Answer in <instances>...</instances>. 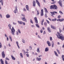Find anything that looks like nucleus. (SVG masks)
Wrapping results in <instances>:
<instances>
[{
	"instance_id": "18",
	"label": "nucleus",
	"mask_w": 64,
	"mask_h": 64,
	"mask_svg": "<svg viewBox=\"0 0 64 64\" xmlns=\"http://www.w3.org/2000/svg\"><path fill=\"white\" fill-rule=\"evenodd\" d=\"M49 50V48H46L45 49V52H47Z\"/></svg>"
},
{
	"instance_id": "31",
	"label": "nucleus",
	"mask_w": 64,
	"mask_h": 64,
	"mask_svg": "<svg viewBox=\"0 0 64 64\" xmlns=\"http://www.w3.org/2000/svg\"><path fill=\"white\" fill-rule=\"evenodd\" d=\"M22 41L24 43H25V40H24L23 39H22Z\"/></svg>"
},
{
	"instance_id": "62",
	"label": "nucleus",
	"mask_w": 64,
	"mask_h": 64,
	"mask_svg": "<svg viewBox=\"0 0 64 64\" xmlns=\"http://www.w3.org/2000/svg\"><path fill=\"white\" fill-rule=\"evenodd\" d=\"M60 19H58L57 20V21H60Z\"/></svg>"
},
{
	"instance_id": "25",
	"label": "nucleus",
	"mask_w": 64,
	"mask_h": 64,
	"mask_svg": "<svg viewBox=\"0 0 64 64\" xmlns=\"http://www.w3.org/2000/svg\"><path fill=\"white\" fill-rule=\"evenodd\" d=\"M22 51L24 53V55L26 54V52L25 51V50H22Z\"/></svg>"
},
{
	"instance_id": "63",
	"label": "nucleus",
	"mask_w": 64,
	"mask_h": 64,
	"mask_svg": "<svg viewBox=\"0 0 64 64\" xmlns=\"http://www.w3.org/2000/svg\"><path fill=\"white\" fill-rule=\"evenodd\" d=\"M1 62L2 64H4V61L2 62Z\"/></svg>"
},
{
	"instance_id": "58",
	"label": "nucleus",
	"mask_w": 64,
	"mask_h": 64,
	"mask_svg": "<svg viewBox=\"0 0 64 64\" xmlns=\"http://www.w3.org/2000/svg\"><path fill=\"white\" fill-rule=\"evenodd\" d=\"M0 61L1 62H3V60H2V59H0Z\"/></svg>"
},
{
	"instance_id": "8",
	"label": "nucleus",
	"mask_w": 64,
	"mask_h": 64,
	"mask_svg": "<svg viewBox=\"0 0 64 64\" xmlns=\"http://www.w3.org/2000/svg\"><path fill=\"white\" fill-rule=\"evenodd\" d=\"M16 8V9L14 10V13H16L18 11V10L17 9V6H16V7H15Z\"/></svg>"
},
{
	"instance_id": "34",
	"label": "nucleus",
	"mask_w": 64,
	"mask_h": 64,
	"mask_svg": "<svg viewBox=\"0 0 64 64\" xmlns=\"http://www.w3.org/2000/svg\"><path fill=\"white\" fill-rule=\"evenodd\" d=\"M18 31L19 33H20V34L21 33V32L20 31V30H19V29H18Z\"/></svg>"
},
{
	"instance_id": "19",
	"label": "nucleus",
	"mask_w": 64,
	"mask_h": 64,
	"mask_svg": "<svg viewBox=\"0 0 64 64\" xmlns=\"http://www.w3.org/2000/svg\"><path fill=\"white\" fill-rule=\"evenodd\" d=\"M47 29L48 32H49V33H50V32H51V31H50V27H48L47 28Z\"/></svg>"
},
{
	"instance_id": "45",
	"label": "nucleus",
	"mask_w": 64,
	"mask_h": 64,
	"mask_svg": "<svg viewBox=\"0 0 64 64\" xmlns=\"http://www.w3.org/2000/svg\"><path fill=\"white\" fill-rule=\"evenodd\" d=\"M5 64H8V62H7V61L6 60H5Z\"/></svg>"
},
{
	"instance_id": "15",
	"label": "nucleus",
	"mask_w": 64,
	"mask_h": 64,
	"mask_svg": "<svg viewBox=\"0 0 64 64\" xmlns=\"http://www.w3.org/2000/svg\"><path fill=\"white\" fill-rule=\"evenodd\" d=\"M36 2H35V1H33V6L34 7H35V6H36Z\"/></svg>"
},
{
	"instance_id": "55",
	"label": "nucleus",
	"mask_w": 64,
	"mask_h": 64,
	"mask_svg": "<svg viewBox=\"0 0 64 64\" xmlns=\"http://www.w3.org/2000/svg\"><path fill=\"white\" fill-rule=\"evenodd\" d=\"M59 12L60 13H62V14H63L62 12H61V11H59Z\"/></svg>"
},
{
	"instance_id": "23",
	"label": "nucleus",
	"mask_w": 64,
	"mask_h": 64,
	"mask_svg": "<svg viewBox=\"0 0 64 64\" xmlns=\"http://www.w3.org/2000/svg\"><path fill=\"white\" fill-rule=\"evenodd\" d=\"M6 18H10V15L8 14L6 16Z\"/></svg>"
},
{
	"instance_id": "49",
	"label": "nucleus",
	"mask_w": 64,
	"mask_h": 64,
	"mask_svg": "<svg viewBox=\"0 0 64 64\" xmlns=\"http://www.w3.org/2000/svg\"><path fill=\"white\" fill-rule=\"evenodd\" d=\"M30 50H32V46H30Z\"/></svg>"
},
{
	"instance_id": "50",
	"label": "nucleus",
	"mask_w": 64,
	"mask_h": 64,
	"mask_svg": "<svg viewBox=\"0 0 64 64\" xmlns=\"http://www.w3.org/2000/svg\"><path fill=\"white\" fill-rule=\"evenodd\" d=\"M61 17V16H58V18H60Z\"/></svg>"
},
{
	"instance_id": "54",
	"label": "nucleus",
	"mask_w": 64,
	"mask_h": 64,
	"mask_svg": "<svg viewBox=\"0 0 64 64\" xmlns=\"http://www.w3.org/2000/svg\"><path fill=\"white\" fill-rule=\"evenodd\" d=\"M6 60H9V59L8 58H6Z\"/></svg>"
},
{
	"instance_id": "35",
	"label": "nucleus",
	"mask_w": 64,
	"mask_h": 64,
	"mask_svg": "<svg viewBox=\"0 0 64 64\" xmlns=\"http://www.w3.org/2000/svg\"><path fill=\"white\" fill-rule=\"evenodd\" d=\"M30 22L31 23H32V24H33V22L32 21V19H30Z\"/></svg>"
},
{
	"instance_id": "40",
	"label": "nucleus",
	"mask_w": 64,
	"mask_h": 64,
	"mask_svg": "<svg viewBox=\"0 0 64 64\" xmlns=\"http://www.w3.org/2000/svg\"><path fill=\"white\" fill-rule=\"evenodd\" d=\"M2 48V44L1 42H0V48Z\"/></svg>"
},
{
	"instance_id": "42",
	"label": "nucleus",
	"mask_w": 64,
	"mask_h": 64,
	"mask_svg": "<svg viewBox=\"0 0 64 64\" xmlns=\"http://www.w3.org/2000/svg\"><path fill=\"white\" fill-rule=\"evenodd\" d=\"M40 13H39V10H38L37 11V14L38 15H39Z\"/></svg>"
},
{
	"instance_id": "52",
	"label": "nucleus",
	"mask_w": 64,
	"mask_h": 64,
	"mask_svg": "<svg viewBox=\"0 0 64 64\" xmlns=\"http://www.w3.org/2000/svg\"><path fill=\"white\" fill-rule=\"evenodd\" d=\"M62 58H64V55H63L62 56Z\"/></svg>"
},
{
	"instance_id": "3",
	"label": "nucleus",
	"mask_w": 64,
	"mask_h": 64,
	"mask_svg": "<svg viewBox=\"0 0 64 64\" xmlns=\"http://www.w3.org/2000/svg\"><path fill=\"white\" fill-rule=\"evenodd\" d=\"M21 16H22V17H23V18H22V19L23 21H25V22H27V21L25 18V16L24 14H21Z\"/></svg>"
},
{
	"instance_id": "46",
	"label": "nucleus",
	"mask_w": 64,
	"mask_h": 64,
	"mask_svg": "<svg viewBox=\"0 0 64 64\" xmlns=\"http://www.w3.org/2000/svg\"><path fill=\"white\" fill-rule=\"evenodd\" d=\"M45 18H47V16L46 14H45Z\"/></svg>"
},
{
	"instance_id": "59",
	"label": "nucleus",
	"mask_w": 64,
	"mask_h": 64,
	"mask_svg": "<svg viewBox=\"0 0 64 64\" xmlns=\"http://www.w3.org/2000/svg\"><path fill=\"white\" fill-rule=\"evenodd\" d=\"M40 32L41 33H43V30H40Z\"/></svg>"
},
{
	"instance_id": "47",
	"label": "nucleus",
	"mask_w": 64,
	"mask_h": 64,
	"mask_svg": "<svg viewBox=\"0 0 64 64\" xmlns=\"http://www.w3.org/2000/svg\"><path fill=\"white\" fill-rule=\"evenodd\" d=\"M46 21L47 22V23L48 24H49L50 23V22H49V21H48V20H46Z\"/></svg>"
},
{
	"instance_id": "10",
	"label": "nucleus",
	"mask_w": 64,
	"mask_h": 64,
	"mask_svg": "<svg viewBox=\"0 0 64 64\" xmlns=\"http://www.w3.org/2000/svg\"><path fill=\"white\" fill-rule=\"evenodd\" d=\"M36 1L38 6L39 7H40V3H39V2H38V0H36Z\"/></svg>"
},
{
	"instance_id": "9",
	"label": "nucleus",
	"mask_w": 64,
	"mask_h": 64,
	"mask_svg": "<svg viewBox=\"0 0 64 64\" xmlns=\"http://www.w3.org/2000/svg\"><path fill=\"white\" fill-rule=\"evenodd\" d=\"M50 13L52 14V15H55L56 14H57V12H50Z\"/></svg>"
},
{
	"instance_id": "51",
	"label": "nucleus",
	"mask_w": 64,
	"mask_h": 64,
	"mask_svg": "<svg viewBox=\"0 0 64 64\" xmlns=\"http://www.w3.org/2000/svg\"><path fill=\"white\" fill-rule=\"evenodd\" d=\"M38 38H39L40 39H41V37H40V36L39 35L38 36Z\"/></svg>"
},
{
	"instance_id": "27",
	"label": "nucleus",
	"mask_w": 64,
	"mask_h": 64,
	"mask_svg": "<svg viewBox=\"0 0 64 64\" xmlns=\"http://www.w3.org/2000/svg\"><path fill=\"white\" fill-rule=\"evenodd\" d=\"M9 37L10 38V39L11 41L12 42V37H11V36H9Z\"/></svg>"
},
{
	"instance_id": "26",
	"label": "nucleus",
	"mask_w": 64,
	"mask_h": 64,
	"mask_svg": "<svg viewBox=\"0 0 64 64\" xmlns=\"http://www.w3.org/2000/svg\"><path fill=\"white\" fill-rule=\"evenodd\" d=\"M26 7L27 10L29 11V8H28V5H26Z\"/></svg>"
},
{
	"instance_id": "28",
	"label": "nucleus",
	"mask_w": 64,
	"mask_h": 64,
	"mask_svg": "<svg viewBox=\"0 0 64 64\" xmlns=\"http://www.w3.org/2000/svg\"><path fill=\"white\" fill-rule=\"evenodd\" d=\"M37 52L38 53H39L40 52V50H39V48H37Z\"/></svg>"
},
{
	"instance_id": "36",
	"label": "nucleus",
	"mask_w": 64,
	"mask_h": 64,
	"mask_svg": "<svg viewBox=\"0 0 64 64\" xmlns=\"http://www.w3.org/2000/svg\"><path fill=\"white\" fill-rule=\"evenodd\" d=\"M57 20V19L56 18H55L54 19H52V21H56Z\"/></svg>"
},
{
	"instance_id": "41",
	"label": "nucleus",
	"mask_w": 64,
	"mask_h": 64,
	"mask_svg": "<svg viewBox=\"0 0 64 64\" xmlns=\"http://www.w3.org/2000/svg\"><path fill=\"white\" fill-rule=\"evenodd\" d=\"M23 11H26V9H25V8H24L23 9Z\"/></svg>"
},
{
	"instance_id": "11",
	"label": "nucleus",
	"mask_w": 64,
	"mask_h": 64,
	"mask_svg": "<svg viewBox=\"0 0 64 64\" xmlns=\"http://www.w3.org/2000/svg\"><path fill=\"white\" fill-rule=\"evenodd\" d=\"M50 27L52 29H56V27L54 26H53L52 25H50Z\"/></svg>"
},
{
	"instance_id": "20",
	"label": "nucleus",
	"mask_w": 64,
	"mask_h": 64,
	"mask_svg": "<svg viewBox=\"0 0 64 64\" xmlns=\"http://www.w3.org/2000/svg\"><path fill=\"white\" fill-rule=\"evenodd\" d=\"M54 52L56 56H57V57H58V54L56 52V51H54Z\"/></svg>"
},
{
	"instance_id": "39",
	"label": "nucleus",
	"mask_w": 64,
	"mask_h": 64,
	"mask_svg": "<svg viewBox=\"0 0 64 64\" xmlns=\"http://www.w3.org/2000/svg\"><path fill=\"white\" fill-rule=\"evenodd\" d=\"M47 23L46 22H44V25H45V26H47Z\"/></svg>"
},
{
	"instance_id": "32",
	"label": "nucleus",
	"mask_w": 64,
	"mask_h": 64,
	"mask_svg": "<svg viewBox=\"0 0 64 64\" xmlns=\"http://www.w3.org/2000/svg\"><path fill=\"white\" fill-rule=\"evenodd\" d=\"M20 57H22L21 58H23V55H22V53H20Z\"/></svg>"
},
{
	"instance_id": "29",
	"label": "nucleus",
	"mask_w": 64,
	"mask_h": 64,
	"mask_svg": "<svg viewBox=\"0 0 64 64\" xmlns=\"http://www.w3.org/2000/svg\"><path fill=\"white\" fill-rule=\"evenodd\" d=\"M44 10L45 11V13H48V11L47 10V9H46V8H44Z\"/></svg>"
},
{
	"instance_id": "17",
	"label": "nucleus",
	"mask_w": 64,
	"mask_h": 64,
	"mask_svg": "<svg viewBox=\"0 0 64 64\" xmlns=\"http://www.w3.org/2000/svg\"><path fill=\"white\" fill-rule=\"evenodd\" d=\"M54 41H52V47H54Z\"/></svg>"
},
{
	"instance_id": "12",
	"label": "nucleus",
	"mask_w": 64,
	"mask_h": 64,
	"mask_svg": "<svg viewBox=\"0 0 64 64\" xmlns=\"http://www.w3.org/2000/svg\"><path fill=\"white\" fill-rule=\"evenodd\" d=\"M47 44H48V46H51V43L49 41H47Z\"/></svg>"
},
{
	"instance_id": "16",
	"label": "nucleus",
	"mask_w": 64,
	"mask_h": 64,
	"mask_svg": "<svg viewBox=\"0 0 64 64\" xmlns=\"http://www.w3.org/2000/svg\"><path fill=\"white\" fill-rule=\"evenodd\" d=\"M44 19H43L41 21L42 25H43V22H44Z\"/></svg>"
},
{
	"instance_id": "4",
	"label": "nucleus",
	"mask_w": 64,
	"mask_h": 64,
	"mask_svg": "<svg viewBox=\"0 0 64 64\" xmlns=\"http://www.w3.org/2000/svg\"><path fill=\"white\" fill-rule=\"evenodd\" d=\"M34 19L36 23V24H36V26L37 28H39L40 27H39V25H38V20H37V18H36V17H35L34 18Z\"/></svg>"
},
{
	"instance_id": "61",
	"label": "nucleus",
	"mask_w": 64,
	"mask_h": 64,
	"mask_svg": "<svg viewBox=\"0 0 64 64\" xmlns=\"http://www.w3.org/2000/svg\"><path fill=\"white\" fill-rule=\"evenodd\" d=\"M59 4L61 6V7H62V3L60 4Z\"/></svg>"
},
{
	"instance_id": "30",
	"label": "nucleus",
	"mask_w": 64,
	"mask_h": 64,
	"mask_svg": "<svg viewBox=\"0 0 64 64\" xmlns=\"http://www.w3.org/2000/svg\"><path fill=\"white\" fill-rule=\"evenodd\" d=\"M3 0H0V2L2 4V6H3Z\"/></svg>"
},
{
	"instance_id": "57",
	"label": "nucleus",
	"mask_w": 64,
	"mask_h": 64,
	"mask_svg": "<svg viewBox=\"0 0 64 64\" xmlns=\"http://www.w3.org/2000/svg\"><path fill=\"white\" fill-rule=\"evenodd\" d=\"M59 30H60V33H61V32H62V30H61L60 28H59Z\"/></svg>"
},
{
	"instance_id": "5",
	"label": "nucleus",
	"mask_w": 64,
	"mask_h": 64,
	"mask_svg": "<svg viewBox=\"0 0 64 64\" xmlns=\"http://www.w3.org/2000/svg\"><path fill=\"white\" fill-rule=\"evenodd\" d=\"M12 32L11 33L12 34V35H14L15 32V29H14L13 27H12V29H11Z\"/></svg>"
},
{
	"instance_id": "37",
	"label": "nucleus",
	"mask_w": 64,
	"mask_h": 64,
	"mask_svg": "<svg viewBox=\"0 0 64 64\" xmlns=\"http://www.w3.org/2000/svg\"><path fill=\"white\" fill-rule=\"evenodd\" d=\"M58 4H60L62 3V2L60 0V1L58 2Z\"/></svg>"
},
{
	"instance_id": "7",
	"label": "nucleus",
	"mask_w": 64,
	"mask_h": 64,
	"mask_svg": "<svg viewBox=\"0 0 64 64\" xmlns=\"http://www.w3.org/2000/svg\"><path fill=\"white\" fill-rule=\"evenodd\" d=\"M41 12H40V15L41 16H43V15H44V14H43V9H42L41 10Z\"/></svg>"
},
{
	"instance_id": "48",
	"label": "nucleus",
	"mask_w": 64,
	"mask_h": 64,
	"mask_svg": "<svg viewBox=\"0 0 64 64\" xmlns=\"http://www.w3.org/2000/svg\"><path fill=\"white\" fill-rule=\"evenodd\" d=\"M13 24L14 25H16L17 24V23H16L15 22H13Z\"/></svg>"
},
{
	"instance_id": "33",
	"label": "nucleus",
	"mask_w": 64,
	"mask_h": 64,
	"mask_svg": "<svg viewBox=\"0 0 64 64\" xmlns=\"http://www.w3.org/2000/svg\"><path fill=\"white\" fill-rule=\"evenodd\" d=\"M64 20L63 18L62 19H60V22H62V21H64Z\"/></svg>"
},
{
	"instance_id": "53",
	"label": "nucleus",
	"mask_w": 64,
	"mask_h": 64,
	"mask_svg": "<svg viewBox=\"0 0 64 64\" xmlns=\"http://www.w3.org/2000/svg\"><path fill=\"white\" fill-rule=\"evenodd\" d=\"M22 24L24 25H25V23L22 22Z\"/></svg>"
},
{
	"instance_id": "1",
	"label": "nucleus",
	"mask_w": 64,
	"mask_h": 64,
	"mask_svg": "<svg viewBox=\"0 0 64 64\" xmlns=\"http://www.w3.org/2000/svg\"><path fill=\"white\" fill-rule=\"evenodd\" d=\"M57 36L58 37V38H59L62 41H63L64 40V37L63 36H61L60 34V33L58 32V34H56Z\"/></svg>"
},
{
	"instance_id": "24",
	"label": "nucleus",
	"mask_w": 64,
	"mask_h": 64,
	"mask_svg": "<svg viewBox=\"0 0 64 64\" xmlns=\"http://www.w3.org/2000/svg\"><path fill=\"white\" fill-rule=\"evenodd\" d=\"M11 57L12 58V60H15V58L13 56H11Z\"/></svg>"
},
{
	"instance_id": "14",
	"label": "nucleus",
	"mask_w": 64,
	"mask_h": 64,
	"mask_svg": "<svg viewBox=\"0 0 64 64\" xmlns=\"http://www.w3.org/2000/svg\"><path fill=\"white\" fill-rule=\"evenodd\" d=\"M16 44L18 48V49H20V47H19V46L18 42L16 41Z\"/></svg>"
},
{
	"instance_id": "13",
	"label": "nucleus",
	"mask_w": 64,
	"mask_h": 64,
	"mask_svg": "<svg viewBox=\"0 0 64 64\" xmlns=\"http://www.w3.org/2000/svg\"><path fill=\"white\" fill-rule=\"evenodd\" d=\"M36 59L37 61H41V58H36Z\"/></svg>"
},
{
	"instance_id": "64",
	"label": "nucleus",
	"mask_w": 64,
	"mask_h": 64,
	"mask_svg": "<svg viewBox=\"0 0 64 64\" xmlns=\"http://www.w3.org/2000/svg\"><path fill=\"white\" fill-rule=\"evenodd\" d=\"M46 34V32H45V31H44L43 33V34Z\"/></svg>"
},
{
	"instance_id": "22",
	"label": "nucleus",
	"mask_w": 64,
	"mask_h": 64,
	"mask_svg": "<svg viewBox=\"0 0 64 64\" xmlns=\"http://www.w3.org/2000/svg\"><path fill=\"white\" fill-rule=\"evenodd\" d=\"M18 23L19 24H20L21 25L22 24V21H18Z\"/></svg>"
},
{
	"instance_id": "44",
	"label": "nucleus",
	"mask_w": 64,
	"mask_h": 64,
	"mask_svg": "<svg viewBox=\"0 0 64 64\" xmlns=\"http://www.w3.org/2000/svg\"><path fill=\"white\" fill-rule=\"evenodd\" d=\"M26 57H29V54H26Z\"/></svg>"
},
{
	"instance_id": "56",
	"label": "nucleus",
	"mask_w": 64,
	"mask_h": 64,
	"mask_svg": "<svg viewBox=\"0 0 64 64\" xmlns=\"http://www.w3.org/2000/svg\"><path fill=\"white\" fill-rule=\"evenodd\" d=\"M6 40H7V41H9V38H8V37H7Z\"/></svg>"
},
{
	"instance_id": "38",
	"label": "nucleus",
	"mask_w": 64,
	"mask_h": 64,
	"mask_svg": "<svg viewBox=\"0 0 64 64\" xmlns=\"http://www.w3.org/2000/svg\"><path fill=\"white\" fill-rule=\"evenodd\" d=\"M50 41H52V40L53 39H52V37L50 36Z\"/></svg>"
},
{
	"instance_id": "60",
	"label": "nucleus",
	"mask_w": 64,
	"mask_h": 64,
	"mask_svg": "<svg viewBox=\"0 0 64 64\" xmlns=\"http://www.w3.org/2000/svg\"><path fill=\"white\" fill-rule=\"evenodd\" d=\"M31 26L33 28L34 27V25H32Z\"/></svg>"
},
{
	"instance_id": "6",
	"label": "nucleus",
	"mask_w": 64,
	"mask_h": 64,
	"mask_svg": "<svg viewBox=\"0 0 64 64\" xmlns=\"http://www.w3.org/2000/svg\"><path fill=\"white\" fill-rule=\"evenodd\" d=\"M2 58H4L5 56V54H4V51H3L2 52Z\"/></svg>"
},
{
	"instance_id": "2",
	"label": "nucleus",
	"mask_w": 64,
	"mask_h": 64,
	"mask_svg": "<svg viewBox=\"0 0 64 64\" xmlns=\"http://www.w3.org/2000/svg\"><path fill=\"white\" fill-rule=\"evenodd\" d=\"M50 9H54L56 10L58 9V7L56 5H53L52 6H50Z\"/></svg>"
},
{
	"instance_id": "43",
	"label": "nucleus",
	"mask_w": 64,
	"mask_h": 64,
	"mask_svg": "<svg viewBox=\"0 0 64 64\" xmlns=\"http://www.w3.org/2000/svg\"><path fill=\"white\" fill-rule=\"evenodd\" d=\"M56 50L59 54H60V52H59V51L58 50Z\"/></svg>"
},
{
	"instance_id": "21",
	"label": "nucleus",
	"mask_w": 64,
	"mask_h": 64,
	"mask_svg": "<svg viewBox=\"0 0 64 64\" xmlns=\"http://www.w3.org/2000/svg\"><path fill=\"white\" fill-rule=\"evenodd\" d=\"M11 26H12L10 24L8 25V26L9 28V29L10 30H11Z\"/></svg>"
}]
</instances>
